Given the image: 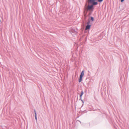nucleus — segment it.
Instances as JSON below:
<instances>
[{
	"label": "nucleus",
	"mask_w": 129,
	"mask_h": 129,
	"mask_svg": "<svg viewBox=\"0 0 129 129\" xmlns=\"http://www.w3.org/2000/svg\"><path fill=\"white\" fill-rule=\"evenodd\" d=\"M90 20L89 19H88V21L87 23V24H90Z\"/></svg>",
	"instance_id": "6e6552de"
},
{
	"label": "nucleus",
	"mask_w": 129,
	"mask_h": 129,
	"mask_svg": "<svg viewBox=\"0 0 129 129\" xmlns=\"http://www.w3.org/2000/svg\"><path fill=\"white\" fill-rule=\"evenodd\" d=\"M91 26V25L90 24H87V25L85 27V30H87L88 29H90V27Z\"/></svg>",
	"instance_id": "7ed1b4c3"
},
{
	"label": "nucleus",
	"mask_w": 129,
	"mask_h": 129,
	"mask_svg": "<svg viewBox=\"0 0 129 129\" xmlns=\"http://www.w3.org/2000/svg\"><path fill=\"white\" fill-rule=\"evenodd\" d=\"M84 75V71H82L80 77H83Z\"/></svg>",
	"instance_id": "423d86ee"
},
{
	"label": "nucleus",
	"mask_w": 129,
	"mask_h": 129,
	"mask_svg": "<svg viewBox=\"0 0 129 129\" xmlns=\"http://www.w3.org/2000/svg\"><path fill=\"white\" fill-rule=\"evenodd\" d=\"M93 6L92 5H89L88 6V10H93Z\"/></svg>",
	"instance_id": "f03ea898"
},
{
	"label": "nucleus",
	"mask_w": 129,
	"mask_h": 129,
	"mask_svg": "<svg viewBox=\"0 0 129 129\" xmlns=\"http://www.w3.org/2000/svg\"><path fill=\"white\" fill-rule=\"evenodd\" d=\"M70 32L73 36H74L77 33V31H76L75 29H73L70 31Z\"/></svg>",
	"instance_id": "f257e3e1"
},
{
	"label": "nucleus",
	"mask_w": 129,
	"mask_h": 129,
	"mask_svg": "<svg viewBox=\"0 0 129 129\" xmlns=\"http://www.w3.org/2000/svg\"><path fill=\"white\" fill-rule=\"evenodd\" d=\"M124 0H121V2H122L124 1Z\"/></svg>",
	"instance_id": "9b49d317"
},
{
	"label": "nucleus",
	"mask_w": 129,
	"mask_h": 129,
	"mask_svg": "<svg viewBox=\"0 0 129 129\" xmlns=\"http://www.w3.org/2000/svg\"><path fill=\"white\" fill-rule=\"evenodd\" d=\"M34 112H35V118L36 120H37V117L36 111L35 110V109H34Z\"/></svg>",
	"instance_id": "39448f33"
},
{
	"label": "nucleus",
	"mask_w": 129,
	"mask_h": 129,
	"mask_svg": "<svg viewBox=\"0 0 129 129\" xmlns=\"http://www.w3.org/2000/svg\"><path fill=\"white\" fill-rule=\"evenodd\" d=\"M82 77H80L79 82H80L82 80Z\"/></svg>",
	"instance_id": "0eeeda50"
},
{
	"label": "nucleus",
	"mask_w": 129,
	"mask_h": 129,
	"mask_svg": "<svg viewBox=\"0 0 129 129\" xmlns=\"http://www.w3.org/2000/svg\"><path fill=\"white\" fill-rule=\"evenodd\" d=\"M90 20H91L92 21H93L94 20V19L93 17H91Z\"/></svg>",
	"instance_id": "1a4fd4ad"
},
{
	"label": "nucleus",
	"mask_w": 129,
	"mask_h": 129,
	"mask_svg": "<svg viewBox=\"0 0 129 129\" xmlns=\"http://www.w3.org/2000/svg\"><path fill=\"white\" fill-rule=\"evenodd\" d=\"M83 93L84 92H83V90H82L81 92V93L80 96V99L83 102V101L81 100V98L83 94Z\"/></svg>",
	"instance_id": "20e7f679"
},
{
	"label": "nucleus",
	"mask_w": 129,
	"mask_h": 129,
	"mask_svg": "<svg viewBox=\"0 0 129 129\" xmlns=\"http://www.w3.org/2000/svg\"><path fill=\"white\" fill-rule=\"evenodd\" d=\"M98 1L100 2H102L103 0H97Z\"/></svg>",
	"instance_id": "9d476101"
}]
</instances>
